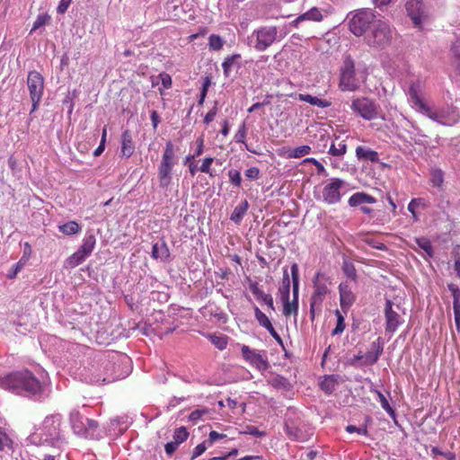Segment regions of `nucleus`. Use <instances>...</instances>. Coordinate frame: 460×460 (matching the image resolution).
I'll use <instances>...</instances> for the list:
<instances>
[{
  "label": "nucleus",
  "mask_w": 460,
  "mask_h": 460,
  "mask_svg": "<svg viewBox=\"0 0 460 460\" xmlns=\"http://www.w3.org/2000/svg\"><path fill=\"white\" fill-rule=\"evenodd\" d=\"M3 388L13 392H26L31 394L41 393L42 385L40 380L29 370L23 369L12 372L0 380Z\"/></svg>",
  "instance_id": "nucleus-1"
},
{
  "label": "nucleus",
  "mask_w": 460,
  "mask_h": 460,
  "mask_svg": "<svg viewBox=\"0 0 460 460\" xmlns=\"http://www.w3.org/2000/svg\"><path fill=\"white\" fill-rule=\"evenodd\" d=\"M177 164L174 145L172 141H167L163 152L161 162L157 168V177L159 186L162 189H167L172 180V170Z\"/></svg>",
  "instance_id": "nucleus-2"
},
{
  "label": "nucleus",
  "mask_w": 460,
  "mask_h": 460,
  "mask_svg": "<svg viewBox=\"0 0 460 460\" xmlns=\"http://www.w3.org/2000/svg\"><path fill=\"white\" fill-rule=\"evenodd\" d=\"M392 33L389 25L381 20H375L370 32L366 36L367 43L373 47H384L389 43Z\"/></svg>",
  "instance_id": "nucleus-3"
},
{
  "label": "nucleus",
  "mask_w": 460,
  "mask_h": 460,
  "mask_svg": "<svg viewBox=\"0 0 460 460\" xmlns=\"http://www.w3.org/2000/svg\"><path fill=\"white\" fill-rule=\"evenodd\" d=\"M70 424L74 433L84 438L92 437L98 428L97 421L84 418L77 410L70 412Z\"/></svg>",
  "instance_id": "nucleus-4"
},
{
  "label": "nucleus",
  "mask_w": 460,
  "mask_h": 460,
  "mask_svg": "<svg viewBox=\"0 0 460 460\" xmlns=\"http://www.w3.org/2000/svg\"><path fill=\"white\" fill-rule=\"evenodd\" d=\"M278 29L276 26H263L252 32L255 38L253 48L257 51H264L278 40Z\"/></svg>",
  "instance_id": "nucleus-5"
},
{
  "label": "nucleus",
  "mask_w": 460,
  "mask_h": 460,
  "mask_svg": "<svg viewBox=\"0 0 460 460\" xmlns=\"http://www.w3.org/2000/svg\"><path fill=\"white\" fill-rule=\"evenodd\" d=\"M376 20L375 14L368 10H361L355 13L349 20V25L350 31L356 36L363 35L368 27Z\"/></svg>",
  "instance_id": "nucleus-6"
},
{
  "label": "nucleus",
  "mask_w": 460,
  "mask_h": 460,
  "mask_svg": "<svg viewBox=\"0 0 460 460\" xmlns=\"http://www.w3.org/2000/svg\"><path fill=\"white\" fill-rule=\"evenodd\" d=\"M27 84L32 102V112L38 108L41 100L44 89V78L39 72L31 71L27 76Z\"/></svg>",
  "instance_id": "nucleus-7"
},
{
  "label": "nucleus",
  "mask_w": 460,
  "mask_h": 460,
  "mask_svg": "<svg viewBox=\"0 0 460 460\" xmlns=\"http://www.w3.org/2000/svg\"><path fill=\"white\" fill-rule=\"evenodd\" d=\"M350 107L354 112H357L364 119L371 120L377 118V107L375 102L368 98H357L352 101Z\"/></svg>",
  "instance_id": "nucleus-8"
},
{
  "label": "nucleus",
  "mask_w": 460,
  "mask_h": 460,
  "mask_svg": "<svg viewBox=\"0 0 460 460\" xmlns=\"http://www.w3.org/2000/svg\"><path fill=\"white\" fill-rule=\"evenodd\" d=\"M291 276L293 283V300L291 302L289 300L282 301L284 304L283 314L285 316H289L290 314L296 315L298 313L299 272L296 263H294L291 266Z\"/></svg>",
  "instance_id": "nucleus-9"
},
{
  "label": "nucleus",
  "mask_w": 460,
  "mask_h": 460,
  "mask_svg": "<svg viewBox=\"0 0 460 460\" xmlns=\"http://www.w3.org/2000/svg\"><path fill=\"white\" fill-rule=\"evenodd\" d=\"M241 351L243 359L255 368L264 371L270 367V363L265 353L262 354L256 349H251L247 345H243Z\"/></svg>",
  "instance_id": "nucleus-10"
},
{
  "label": "nucleus",
  "mask_w": 460,
  "mask_h": 460,
  "mask_svg": "<svg viewBox=\"0 0 460 460\" xmlns=\"http://www.w3.org/2000/svg\"><path fill=\"white\" fill-rule=\"evenodd\" d=\"M358 84L356 79L355 66L352 60L345 61L341 73L340 88L341 91H355Z\"/></svg>",
  "instance_id": "nucleus-11"
},
{
  "label": "nucleus",
  "mask_w": 460,
  "mask_h": 460,
  "mask_svg": "<svg viewBox=\"0 0 460 460\" xmlns=\"http://www.w3.org/2000/svg\"><path fill=\"white\" fill-rule=\"evenodd\" d=\"M346 182L339 178H333L323 189V199L328 204H335L341 200V190Z\"/></svg>",
  "instance_id": "nucleus-12"
},
{
  "label": "nucleus",
  "mask_w": 460,
  "mask_h": 460,
  "mask_svg": "<svg viewBox=\"0 0 460 460\" xmlns=\"http://www.w3.org/2000/svg\"><path fill=\"white\" fill-rule=\"evenodd\" d=\"M331 282L322 273H317L314 280V292L310 302L322 305L326 295L330 292L328 285Z\"/></svg>",
  "instance_id": "nucleus-13"
},
{
  "label": "nucleus",
  "mask_w": 460,
  "mask_h": 460,
  "mask_svg": "<svg viewBox=\"0 0 460 460\" xmlns=\"http://www.w3.org/2000/svg\"><path fill=\"white\" fill-rule=\"evenodd\" d=\"M406 11L416 27L421 25L422 20L428 17V12L421 0H410L406 3Z\"/></svg>",
  "instance_id": "nucleus-14"
},
{
  "label": "nucleus",
  "mask_w": 460,
  "mask_h": 460,
  "mask_svg": "<svg viewBox=\"0 0 460 460\" xmlns=\"http://www.w3.org/2000/svg\"><path fill=\"white\" fill-rule=\"evenodd\" d=\"M393 305L391 300H387L385 307V330L389 332H394L402 323L401 316L393 309Z\"/></svg>",
  "instance_id": "nucleus-15"
},
{
  "label": "nucleus",
  "mask_w": 460,
  "mask_h": 460,
  "mask_svg": "<svg viewBox=\"0 0 460 460\" xmlns=\"http://www.w3.org/2000/svg\"><path fill=\"white\" fill-rule=\"evenodd\" d=\"M62 416L59 413L47 416L42 422V429L49 437H56L59 433Z\"/></svg>",
  "instance_id": "nucleus-16"
},
{
  "label": "nucleus",
  "mask_w": 460,
  "mask_h": 460,
  "mask_svg": "<svg viewBox=\"0 0 460 460\" xmlns=\"http://www.w3.org/2000/svg\"><path fill=\"white\" fill-rule=\"evenodd\" d=\"M135 151L132 134L128 129L122 132L121 135V155L129 158Z\"/></svg>",
  "instance_id": "nucleus-17"
},
{
  "label": "nucleus",
  "mask_w": 460,
  "mask_h": 460,
  "mask_svg": "<svg viewBox=\"0 0 460 460\" xmlns=\"http://www.w3.org/2000/svg\"><path fill=\"white\" fill-rule=\"evenodd\" d=\"M340 302L342 308L349 307L355 301V296L347 283L339 285Z\"/></svg>",
  "instance_id": "nucleus-18"
},
{
  "label": "nucleus",
  "mask_w": 460,
  "mask_h": 460,
  "mask_svg": "<svg viewBox=\"0 0 460 460\" xmlns=\"http://www.w3.org/2000/svg\"><path fill=\"white\" fill-rule=\"evenodd\" d=\"M165 8L171 18L175 20L181 19L184 13L182 0H168Z\"/></svg>",
  "instance_id": "nucleus-19"
},
{
  "label": "nucleus",
  "mask_w": 460,
  "mask_h": 460,
  "mask_svg": "<svg viewBox=\"0 0 460 460\" xmlns=\"http://www.w3.org/2000/svg\"><path fill=\"white\" fill-rule=\"evenodd\" d=\"M374 351H368L364 354V364L373 365L377 362L379 357L383 353V346L380 344L379 340L372 343Z\"/></svg>",
  "instance_id": "nucleus-20"
},
{
  "label": "nucleus",
  "mask_w": 460,
  "mask_h": 460,
  "mask_svg": "<svg viewBox=\"0 0 460 460\" xmlns=\"http://www.w3.org/2000/svg\"><path fill=\"white\" fill-rule=\"evenodd\" d=\"M376 199L365 192L354 193L349 199V204L350 207H357L362 204H373L376 203Z\"/></svg>",
  "instance_id": "nucleus-21"
},
{
  "label": "nucleus",
  "mask_w": 460,
  "mask_h": 460,
  "mask_svg": "<svg viewBox=\"0 0 460 460\" xmlns=\"http://www.w3.org/2000/svg\"><path fill=\"white\" fill-rule=\"evenodd\" d=\"M297 99L299 101L307 102V103H309L311 105L317 106V107H320V108H328L332 104V102L330 101H328V100L320 99L318 97H315V96H313V95H310V94H305V93H299V94H297Z\"/></svg>",
  "instance_id": "nucleus-22"
},
{
  "label": "nucleus",
  "mask_w": 460,
  "mask_h": 460,
  "mask_svg": "<svg viewBox=\"0 0 460 460\" xmlns=\"http://www.w3.org/2000/svg\"><path fill=\"white\" fill-rule=\"evenodd\" d=\"M356 155L358 159H364L373 163H376L379 160L377 152L361 146H358L356 148Z\"/></svg>",
  "instance_id": "nucleus-23"
},
{
  "label": "nucleus",
  "mask_w": 460,
  "mask_h": 460,
  "mask_svg": "<svg viewBox=\"0 0 460 460\" xmlns=\"http://www.w3.org/2000/svg\"><path fill=\"white\" fill-rule=\"evenodd\" d=\"M152 257L154 259L168 260L170 257V251L165 242H163L160 245L158 243L153 244L152 247Z\"/></svg>",
  "instance_id": "nucleus-24"
},
{
  "label": "nucleus",
  "mask_w": 460,
  "mask_h": 460,
  "mask_svg": "<svg viewBox=\"0 0 460 460\" xmlns=\"http://www.w3.org/2000/svg\"><path fill=\"white\" fill-rule=\"evenodd\" d=\"M96 239L93 234H90L84 237L82 245L79 247V251L88 257L95 247Z\"/></svg>",
  "instance_id": "nucleus-25"
},
{
  "label": "nucleus",
  "mask_w": 460,
  "mask_h": 460,
  "mask_svg": "<svg viewBox=\"0 0 460 460\" xmlns=\"http://www.w3.org/2000/svg\"><path fill=\"white\" fill-rule=\"evenodd\" d=\"M248 209V202L247 200L242 201L239 205H237L233 213L231 214V220L234 223L238 224L242 221L243 216L245 215Z\"/></svg>",
  "instance_id": "nucleus-26"
},
{
  "label": "nucleus",
  "mask_w": 460,
  "mask_h": 460,
  "mask_svg": "<svg viewBox=\"0 0 460 460\" xmlns=\"http://www.w3.org/2000/svg\"><path fill=\"white\" fill-rule=\"evenodd\" d=\"M427 207H428V203L426 202V200L424 199L415 198L410 201L407 208H408L409 212L411 214L413 220L417 221L419 218H418V215L416 213V209L418 208H426Z\"/></svg>",
  "instance_id": "nucleus-27"
},
{
  "label": "nucleus",
  "mask_w": 460,
  "mask_h": 460,
  "mask_svg": "<svg viewBox=\"0 0 460 460\" xmlns=\"http://www.w3.org/2000/svg\"><path fill=\"white\" fill-rule=\"evenodd\" d=\"M254 316L259 324L267 331L273 327L266 314H264L258 306H254Z\"/></svg>",
  "instance_id": "nucleus-28"
},
{
  "label": "nucleus",
  "mask_w": 460,
  "mask_h": 460,
  "mask_svg": "<svg viewBox=\"0 0 460 460\" xmlns=\"http://www.w3.org/2000/svg\"><path fill=\"white\" fill-rule=\"evenodd\" d=\"M59 231L66 235L77 234L81 230V226L75 221H69L58 226Z\"/></svg>",
  "instance_id": "nucleus-29"
},
{
  "label": "nucleus",
  "mask_w": 460,
  "mask_h": 460,
  "mask_svg": "<svg viewBox=\"0 0 460 460\" xmlns=\"http://www.w3.org/2000/svg\"><path fill=\"white\" fill-rule=\"evenodd\" d=\"M85 258L86 256L79 250H77L66 260V265L68 268H75L80 265L85 260Z\"/></svg>",
  "instance_id": "nucleus-30"
},
{
  "label": "nucleus",
  "mask_w": 460,
  "mask_h": 460,
  "mask_svg": "<svg viewBox=\"0 0 460 460\" xmlns=\"http://www.w3.org/2000/svg\"><path fill=\"white\" fill-rule=\"evenodd\" d=\"M336 384L337 381L334 376H325L320 383V387L326 394H330L334 391Z\"/></svg>",
  "instance_id": "nucleus-31"
},
{
  "label": "nucleus",
  "mask_w": 460,
  "mask_h": 460,
  "mask_svg": "<svg viewBox=\"0 0 460 460\" xmlns=\"http://www.w3.org/2000/svg\"><path fill=\"white\" fill-rule=\"evenodd\" d=\"M322 17L323 16H322V13H320V11L316 8H313L310 11L306 12L305 13L297 17L294 21V22L298 23L299 22H302L305 19L312 20V21H320V20H322Z\"/></svg>",
  "instance_id": "nucleus-32"
},
{
  "label": "nucleus",
  "mask_w": 460,
  "mask_h": 460,
  "mask_svg": "<svg viewBox=\"0 0 460 460\" xmlns=\"http://www.w3.org/2000/svg\"><path fill=\"white\" fill-rule=\"evenodd\" d=\"M347 152V145L344 140L340 141L337 145L333 142L329 149V154L332 156H342Z\"/></svg>",
  "instance_id": "nucleus-33"
},
{
  "label": "nucleus",
  "mask_w": 460,
  "mask_h": 460,
  "mask_svg": "<svg viewBox=\"0 0 460 460\" xmlns=\"http://www.w3.org/2000/svg\"><path fill=\"white\" fill-rule=\"evenodd\" d=\"M208 339L220 350L225 349L227 346V337L225 335L209 334Z\"/></svg>",
  "instance_id": "nucleus-34"
},
{
  "label": "nucleus",
  "mask_w": 460,
  "mask_h": 460,
  "mask_svg": "<svg viewBox=\"0 0 460 460\" xmlns=\"http://www.w3.org/2000/svg\"><path fill=\"white\" fill-rule=\"evenodd\" d=\"M430 182L433 187L441 188L444 182V172L440 169H434L430 173Z\"/></svg>",
  "instance_id": "nucleus-35"
},
{
  "label": "nucleus",
  "mask_w": 460,
  "mask_h": 460,
  "mask_svg": "<svg viewBox=\"0 0 460 460\" xmlns=\"http://www.w3.org/2000/svg\"><path fill=\"white\" fill-rule=\"evenodd\" d=\"M342 270L344 274L353 281L357 280V270L354 264L349 260H344L342 263Z\"/></svg>",
  "instance_id": "nucleus-36"
},
{
  "label": "nucleus",
  "mask_w": 460,
  "mask_h": 460,
  "mask_svg": "<svg viewBox=\"0 0 460 460\" xmlns=\"http://www.w3.org/2000/svg\"><path fill=\"white\" fill-rule=\"evenodd\" d=\"M415 243L421 248L429 257L433 256V248L430 241L428 238L420 237L416 238Z\"/></svg>",
  "instance_id": "nucleus-37"
},
{
  "label": "nucleus",
  "mask_w": 460,
  "mask_h": 460,
  "mask_svg": "<svg viewBox=\"0 0 460 460\" xmlns=\"http://www.w3.org/2000/svg\"><path fill=\"white\" fill-rule=\"evenodd\" d=\"M311 153V147L307 145L300 146L294 148L291 153L288 155L290 158H301L305 155H307Z\"/></svg>",
  "instance_id": "nucleus-38"
},
{
  "label": "nucleus",
  "mask_w": 460,
  "mask_h": 460,
  "mask_svg": "<svg viewBox=\"0 0 460 460\" xmlns=\"http://www.w3.org/2000/svg\"><path fill=\"white\" fill-rule=\"evenodd\" d=\"M189 432L185 427H180L174 430L173 433V441L177 442L178 445H181L189 438Z\"/></svg>",
  "instance_id": "nucleus-39"
},
{
  "label": "nucleus",
  "mask_w": 460,
  "mask_h": 460,
  "mask_svg": "<svg viewBox=\"0 0 460 460\" xmlns=\"http://www.w3.org/2000/svg\"><path fill=\"white\" fill-rule=\"evenodd\" d=\"M409 96L411 102L414 103L415 106L419 107L424 101L420 98L418 93V86L414 84H411L409 87Z\"/></svg>",
  "instance_id": "nucleus-40"
},
{
  "label": "nucleus",
  "mask_w": 460,
  "mask_h": 460,
  "mask_svg": "<svg viewBox=\"0 0 460 460\" xmlns=\"http://www.w3.org/2000/svg\"><path fill=\"white\" fill-rule=\"evenodd\" d=\"M451 51L453 54V62L456 71L460 75V40L454 43Z\"/></svg>",
  "instance_id": "nucleus-41"
},
{
  "label": "nucleus",
  "mask_w": 460,
  "mask_h": 460,
  "mask_svg": "<svg viewBox=\"0 0 460 460\" xmlns=\"http://www.w3.org/2000/svg\"><path fill=\"white\" fill-rule=\"evenodd\" d=\"M208 46L212 50H220L224 46V41L219 35L212 34L208 38Z\"/></svg>",
  "instance_id": "nucleus-42"
},
{
  "label": "nucleus",
  "mask_w": 460,
  "mask_h": 460,
  "mask_svg": "<svg viewBox=\"0 0 460 460\" xmlns=\"http://www.w3.org/2000/svg\"><path fill=\"white\" fill-rule=\"evenodd\" d=\"M214 162L213 157H205L202 161L200 167L199 168V172L208 174L210 177H214L213 171L211 169V165Z\"/></svg>",
  "instance_id": "nucleus-43"
},
{
  "label": "nucleus",
  "mask_w": 460,
  "mask_h": 460,
  "mask_svg": "<svg viewBox=\"0 0 460 460\" xmlns=\"http://www.w3.org/2000/svg\"><path fill=\"white\" fill-rule=\"evenodd\" d=\"M50 21V16L48 13H41L39 14L33 23V26L31 28V33L39 28L46 25Z\"/></svg>",
  "instance_id": "nucleus-44"
},
{
  "label": "nucleus",
  "mask_w": 460,
  "mask_h": 460,
  "mask_svg": "<svg viewBox=\"0 0 460 460\" xmlns=\"http://www.w3.org/2000/svg\"><path fill=\"white\" fill-rule=\"evenodd\" d=\"M374 392L376 394V395L379 398V402L381 403L382 408L386 411L390 415L394 416V411L390 406L387 399L385 397V395L378 390H374Z\"/></svg>",
  "instance_id": "nucleus-45"
},
{
  "label": "nucleus",
  "mask_w": 460,
  "mask_h": 460,
  "mask_svg": "<svg viewBox=\"0 0 460 460\" xmlns=\"http://www.w3.org/2000/svg\"><path fill=\"white\" fill-rule=\"evenodd\" d=\"M228 177H229V181L230 182L239 188L241 186V183H242V177H241V173L239 171L237 170H234V169H231L228 171Z\"/></svg>",
  "instance_id": "nucleus-46"
},
{
  "label": "nucleus",
  "mask_w": 460,
  "mask_h": 460,
  "mask_svg": "<svg viewBox=\"0 0 460 460\" xmlns=\"http://www.w3.org/2000/svg\"><path fill=\"white\" fill-rule=\"evenodd\" d=\"M336 315L337 324L336 327L332 332V335L333 336L341 333L345 329L344 318L339 310H336Z\"/></svg>",
  "instance_id": "nucleus-47"
},
{
  "label": "nucleus",
  "mask_w": 460,
  "mask_h": 460,
  "mask_svg": "<svg viewBox=\"0 0 460 460\" xmlns=\"http://www.w3.org/2000/svg\"><path fill=\"white\" fill-rule=\"evenodd\" d=\"M241 56L239 54H235V55L229 56L225 58V60L222 64V67L224 70V74L226 75H228L229 70H230L231 66L234 65V60L239 58Z\"/></svg>",
  "instance_id": "nucleus-48"
},
{
  "label": "nucleus",
  "mask_w": 460,
  "mask_h": 460,
  "mask_svg": "<svg viewBox=\"0 0 460 460\" xmlns=\"http://www.w3.org/2000/svg\"><path fill=\"white\" fill-rule=\"evenodd\" d=\"M448 289L453 296V305H460V289L453 283L447 285Z\"/></svg>",
  "instance_id": "nucleus-49"
},
{
  "label": "nucleus",
  "mask_w": 460,
  "mask_h": 460,
  "mask_svg": "<svg viewBox=\"0 0 460 460\" xmlns=\"http://www.w3.org/2000/svg\"><path fill=\"white\" fill-rule=\"evenodd\" d=\"M240 434H249L258 438L264 436V432L260 431L255 426L246 425L244 429L240 431Z\"/></svg>",
  "instance_id": "nucleus-50"
},
{
  "label": "nucleus",
  "mask_w": 460,
  "mask_h": 460,
  "mask_svg": "<svg viewBox=\"0 0 460 460\" xmlns=\"http://www.w3.org/2000/svg\"><path fill=\"white\" fill-rule=\"evenodd\" d=\"M226 438V435L224 433H218L215 430H212L208 434V439L207 440L208 446H212L217 440Z\"/></svg>",
  "instance_id": "nucleus-51"
},
{
  "label": "nucleus",
  "mask_w": 460,
  "mask_h": 460,
  "mask_svg": "<svg viewBox=\"0 0 460 460\" xmlns=\"http://www.w3.org/2000/svg\"><path fill=\"white\" fill-rule=\"evenodd\" d=\"M207 443H208L207 441H204L194 447V449L192 451L191 460L199 457L207 450V448H208V447L206 445Z\"/></svg>",
  "instance_id": "nucleus-52"
},
{
  "label": "nucleus",
  "mask_w": 460,
  "mask_h": 460,
  "mask_svg": "<svg viewBox=\"0 0 460 460\" xmlns=\"http://www.w3.org/2000/svg\"><path fill=\"white\" fill-rule=\"evenodd\" d=\"M158 76L161 80V83H162V85L164 88L169 89L172 87V77L169 74L163 72V73H160Z\"/></svg>",
  "instance_id": "nucleus-53"
},
{
  "label": "nucleus",
  "mask_w": 460,
  "mask_h": 460,
  "mask_svg": "<svg viewBox=\"0 0 460 460\" xmlns=\"http://www.w3.org/2000/svg\"><path fill=\"white\" fill-rule=\"evenodd\" d=\"M246 133H247L246 126L244 123H243L239 127V129L235 135L236 141L239 143H244V140L246 137Z\"/></svg>",
  "instance_id": "nucleus-54"
},
{
  "label": "nucleus",
  "mask_w": 460,
  "mask_h": 460,
  "mask_svg": "<svg viewBox=\"0 0 460 460\" xmlns=\"http://www.w3.org/2000/svg\"><path fill=\"white\" fill-rule=\"evenodd\" d=\"M429 118L439 124L447 125V123L445 121L446 117L443 112H438L434 111L433 113L430 114Z\"/></svg>",
  "instance_id": "nucleus-55"
},
{
  "label": "nucleus",
  "mask_w": 460,
  "mask_h": 460,
  "mask_svg": "<svg viewBox=\"0 0 460 460\" xmlns=\"http://www.w3.org/2000/svg\"><path fill=\"white\" fill-rule=\"evenodd\" d=\"M245 176L251 180H256L259 178V175H260V170L258 167L256 166H253V167H250L248 168L245 172H244Z\"/></svg>",
  "instance_id": "nucleus-56"
},
{
  "label": "nucleus",
  "mask_w": 460,
  "mask_h": 460,
  "mask_svg": "<svg viewBox=\"0 0 460 460\" xmlns=\"http://www.w3.org/2000/svg\"><path fill=\"white\" fill-rule=\"evenodd\" d=\"M249 288L252 295L257 299H260V297L262 296V295L264 294V292L260 288L259 284L257 282L250 283Z\"/></svg>",
  "instance_id": "nucleus-57"
},
{
  "label": "nucleus",
  "mask_w": 460,
  "mask_h": 460,
  "mask_svg": "<svg viewBox=\"0 0 460 460\" xmlns=\"http://www.w3.org/2000/svg\"><path fill=\"white\" fill-rule=\"evenodd\" d=\"M12 444V439L6 434L0 436V451L4 450L5 447H11Z\"/></svg>",
  "instance_id": "nucleus-58"
},
{
  "label": "nucleus",
  "mask_w": 460,
  "mask_h": 460,
  "mask_svg": "<svg viewBox=\"0 0 460 460\" xmlns=\"http://www.w3.org/2000/svg\"><path fill=\"white\" fill-rule=\"evenodd\" d=\"M217 105H215L205 116L204 118V123L206 124H209L210 122H212L217 113Z\"/></svg>",
  "instance_id": "nucleus-59"
},
{
  "label": "nucleus",
  "mask_w": 460,
  "mask_h": 460,
  "mask_svg": "<svg viewBox=\"0 0 460 460\" xmlns=\"http://www.w3.org/2000/svg\"><path fill=\"white\" fill-rule=\"evenodd\" d=\"M206 413H208L207 410H195L190 414L189 420L191 421H197Z\"/></svg>",
  "instance_id": "nucleus-60"
},
{
  "label": "nucleus",
  "mask_w": 460,
  "mask_h": 460,
  "mask_svg": "<svg viewBox=\"0 0 460 460\" xmlns=\"http://www.w3.org/2000/svg\"><path fill=\"white\" fill-rule=\"evenodd\" d=\"M346 430L349 433L357 432V433L361 434V435H367V429L366 426L364 428H358V427H356L354 425H349V426L346 427Z\"/></svg>",
  "instance_id": "nucleus-61"
},
{
  "label": "nucleus",
  "mask_w": 460,
  "mask_h": 460,
  "mask_svg": "<svg viewBox=\"0 0 460 460\" xmlns=\"http://www.w3.org/2000/svg\"><path fill=\"white\" fill-rule=\"evenodd\" d=\"M178 447L177 442L172 440L165 444L164 449L168 456H172L177 450Z\"/></svg>",
  "instance_id": "nucleus-62"
},
{
  "label": "nucleus",
  "mask_w": 460,
  "mask_h": 460,
  "mask_svg": "<svg viewBox=\"0 0 460 460\" xmlns=\"http://www.w3.org/2000/svg\"><path fill=\"white\" fill-rule=\"evenodd\" d=\"M72 0H60L59 4L57 8L58 13H65L67 11Z\"/></svg>",
  "instance_id": "nucleus-63"
},
{
  "label": "nucleus",
  "mask_w": 460,
  "mask_h": 460,
  "mask_svg": "<svg viewBox=\"0 0 460 460\" xmlns=\"http://www.w3.org/2000/svg\"><path fill=\"white\" fill-rule=\"evenodd\" d=\"M455 322L457 329L460 328V305H453Z\"/></svg>",
  "instance_id": "nucleus-64"
}]
</instances>
